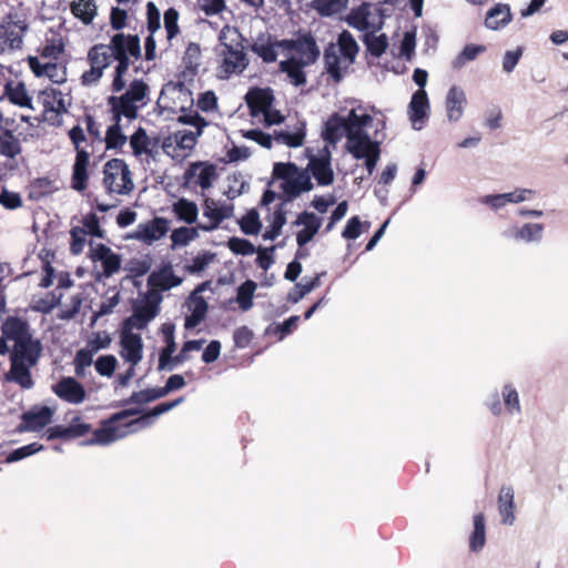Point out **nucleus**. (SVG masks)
I'll use <instances>...</instances> for the list:
<instances>
[{
    "label": "nucleus",
    "instance_id": "f257e3e1",
    "mask_svg": "<svg viewBox=\"0 0 568 568\" xmlns=\"http://www.w3.org/2000/svg\"><path fill=\"white\" fill-rule=\"evenodd\" d=\"M385 129L384 119H374L365 106L357 105L331 115L325 122L323 138L335 145L345 136V150L353 159L363 161L367 174L372 175L381 158Z\"/></svg>",
    "mask_w": 568,
    "mask_h": 568
},
{
    "label": "nucleus",
    "instance_id": "f03ea898",
    "mask_svg": "<svg viewBox=\"0 0 568 568\" xmlns=\"http://www.w3.org/2000/svg\"><path fill=\"white\" fill-rule=\"evenodd\" d=\"M359 47L351 32L344 30L339 33L336 43H331L324 52L327 73L336 81H341L348 68L355 62Z\"/></svg>",
    "mask_w": 568,
    "mask_h": 568
},
{
    "label": "nucleus",
    "instance_id": "7ed1b4c3",
    "mask_svg": "<svg viewBox=\"0 0 568 568\" xmlns=\"http://www.w3.org/2000/svg\"><path fill=\"white\" fill-rule=\"evenodd\" d=\"M106 47H110L113 59L118 61L111 88L113 92H121L125 88L123 77L129 70L130 58L140 57V39L138 36L116 33Z\"/></svg>",
    "mask_w": 568,
    "mask_h": 568
},
{
    "label": "nucleus",
    "instance_id": "20e7f679",
    "mask_svg": "<svg viewBox=\"0 0 568 568\" xmlns=\"http://www.w3.org/2000/svg\"><path fill=\"white\" fill-rule=\"evenodd\" d=\"M149 87L143 80H133L128 90L119 95L108 99L113 118H126L129 121L138 118V112L145 106Z\"/></svg>",
    "mask_w": 568,
    "mask_h": 568
},
{
    "label": "nucleus",
    "instance_id": "39448f33",
    "mask_svg": "<svg viewBox=\"0 0 568 568\" xmlns=\"http://www.w3.org/2000/svg\"><path fill=\"white\" fill-rule=\"evenodd\" d=\"M226 33L222 31L220 34V51L221 63L219 67V74L222 79H227L232 74L242 73L247 67V58L243 51V45L233 39L231 43L225 42Z\"/></svg>",
    "mask_w": 568,
    "mask_h": 568
},
{
    "label": "nucleus",
    "instance_id": "423d86ee",
    "mask_svg": "<svg viewBox=\"0 0 568 568\" xmlns=\"http://www.w3.org/2000/svg\"><path fill=\"white\" fill-rule=\"evenodd\" d=\"M103 185L108 193L128 194L134 187L131 171L122 159H112L103 168Z\"/></svg>",
    "mask_w": 568,
    "mask_h": 568
},
{
    "label": "nucleus",
    "instance_id": "0eeeda50",
    "mask_svg": "<svg viewBox=\"0 0 568 568\" xmlns=\"http://www.w3.org/2000/svg\"><path fill=\"white\" fill-rule=\"evenodd\" d=\"M29 29L27 20L17 13H10L0 23V52H11L22 47Z\"/></svg>",
    "mask_w": 568,
    "mask_h": 568
},
{
    "label": "nucleus",
    "instance_id": "6e6552de",
    "mask_svg": "<svg viewBox=\"0 0 568 568\" xmlns=\"http://www.w3.org/2000/svg\"><path fill=\"white\" fill-rule=\"evenodd\" d=\"M385 13L378 6L363 3L353 9L346 18V22L365 33L378 31L383 28Z\"/></svg>",
    "mask_w": 568,
    "mask_h": 568
},
{
    "label": "nucleus",
    "instance_id": "1a4fd4ad",
    "mask_svg": "<svg viewBox=\"0 0 568 568\" xmlns=\"http://www.w3.org/2000/svg\"><path fill=\"white\" fill-rule=\"evenodd\" d=\"M120 422L115 415H112L110 419L102 423L100 428L94 430L93 437L87 444L109 445L140 430L139 425L134 424V419L125 424H120Z\"/></svg>",
    "mask_w": 568,
    "mask_h": 568
},
{
    "label": "nucleus",
    "instance_id": "9d476101",
    "mask_svg": "<svg viewBox=\"0 0 568 568\" xmlns=\"http://www.w3.org/2000/svg\"><path fill=\"white\" fill-rule=\"evenodd\" d=\"M202 211L205 221L199 222L197 227L203 232H212L219 229L224 220L233 216L234 206L229 203H219L213 199H205Z\"/></svg>",
    "mask_w": 568,
    "mask_h": 568
},
{
    "label": "nucleus",
    "instance_id": "9b49d317",
    "mask_svg": "<svg viewBox=\"0 0 568 568\" xmlns=\"http://www.w3.org/2000/svg\"><path fill=\"white\" fill-rule=\"evenodd\" d=\"M287 42L285 57L295 59L301 64L310 65L320 57V49L311 34H303L295 40H287Z\"/></svg>",
    "mask_w": 568,
    "mask_h": 568
},
{
    "label": "nucleus",
    "instance_id": "f8f14e48",
    "mask_svg": "<svg viewBox=\"0 0 568 568\" xmlns=\"http://www.w3.org/2000/svg\"><path fill=\"white\" fill-rule=\"evenodd\" d=\"M200 135V131L179 130L164 139L163 152L174 159L184 158L194 149Z\"/></svg>",
    "mask_w": 568,
    "mask_h": 568
},
{
    "label": "nucleus",
    "instance_id": "ddd939ff",
    "mask_svg": "<svg viewBox=\"0 0 568 568\" xmlns=\"http://www.w3.org/2000/svg\"><path fill=\"white\" fill-rule=\"evenodd\" d=\"M545 225L542 223L527 222L523 225L513 224L501 232V236L511 242L524 244H539L544 239Z\"/></svg>",
    "mask_w": 568,
    "mask_h": 568
},
{
    "label": "nucleus",
    "instance_id": "4468645a",
    "mask_svg": "<svg viewBox=\"0 0 568 568\" xmlns=\"http://www.w3.org/2000/svg\"><path fill=\"white\" fill-rule=\"evenodd\" d=\"M51 390L59 399L70 405H80L87 398L84 386L71 376H64L52 384Z\"/></svg>",
    "mask_w": 568,
    "mask_h": 568
},
{
    "label": "nucleus",
    "instance_id": "2eb2a0df",
    "mask_svg": "<svg viewBox=\"0 0 568 568\" xmlns=\"http://www.w3.org/2000/svg\"><path fill=\"white\" fill-rule=\"evenodd\" d=\"M331 161L332 151L328 145L323 146L310 158L307 168L320 185H329L334 181Z\"/></svg>",
    "mask_w": 568,
    "mask_h": 568
},
{
    "label": "nucleus",
    "instance_id": "dca6fc26",
    "mask_svg": "<svg viewBox=\"0 0 568 568\" xmlns=\"http://www.w3.org/2000/svg\"><path fill=\"white\" fill-rule=\"evenodd\" d=\"M287 40H276L270 33H260L252 43V51L265 63L275 62L278 54L285 55Z\"/></svg>",
    "mask_w": 568,
    "mask_h": 568
},
{
    "label": "nucleus",
    "instance_id": "f3484780",
    "mask_svg": "<svg viewBox=\"0 0 568 568\" xmlns=\"http://www.w3.org/2000/svg\"><path fill=\"white\" fill-rule=\"evenodd\" d=\"M209 283L200 284L187 297L185 306L187 307L189 314L185 316L184 327L192 329L201 324L207 313V303L201 295L206 290Z\"/></svg>",
    "mask_w": 568,
    "mask_h": 568
},
{
    "label": "nucleus",
    "instance_id": "a211bd4d",
    "mask_svg": "<svg viewBox=\"0 0 568 568\" xmlns=\"http://www.w3.org/2000/svg\"><path fill=\"white\" fill-rule=\"evenodd\" d=\"M90 257L93 262H100L102 276L109 278L119 273L122 266V256L113 252L104 244L90 245Z\"/></svg>",
    "mask_w": 568,
    "mask_h": 568
},
{
    "label": "nucleus",
    "instance_id": "6ab92c4d",
    "mask_svg": "<svg viewBox=\"0 0 568 568\" xmlns=\"http://www.w3.org/2000/svg\"><path fill=\"white\" fill-rule=\"evenodd\" d=\"M168 231L169 221L164 217H154L151 221L140 223L130 237L145 244H152L162 239Z\"/></svg>",
    "mask_w": 568,
    "mask_h": 568
},
{
    "label": "nucleus",
    "instance_id": "aec40b11",
    "mask_svg": "<svg viewBox=\"0 0 568 568\" xmlns=\"http://www.w3.org/2000/svg\"><path fill=\"white\" fill-rule=\"evenodd\" d=\"M53 414L54 410L48 406H34L22 414L19 430L39 432L51 423Z\"/></svg>",
    "mask_w": 568,
    "mask_h": 568
},
{
    "label": "nucleus",
    "instance_id": "412c9836",
    "mask_svg": "<svg viewBox=\"0 0 568 568\" xmlns=\"http://www.w3.org/2000/svg\"><path fill=\"white\" fill-rule=\"evenodd\" d=\"M121 357L136 366L143 358V342L139 334L124 329L121 334Z\"/></svg>",
    "mask_w": 568,
    "mask_h": 568
},
{
    "label": "nucleus",
    "instance_id": "4be33fe9",
    "mask_svg": "<svg viewBox=\"0 0 568 568\" xmlns=\"http://www.w3.org/2000/svg\"><path fill=\"white\" fill-rule=\"evenodd\" d=\"M429 101L425 90H417L408 104V116L414 130L423 129L428 119Z\"/></svg>",
    "mask_w": 568,
    "mask_h": 568
},
{
    "label": "nucleus",
    "instance_id": "5701e85b",
    "mask_svg": "<svg viewBox=\"0 0 568 568\" xmlns=\"http://www.w3.org/2000/svg\"><path fill=\"white\" fill-rule=\"evenodd\" d=\"M467 97L460 87L453 85L445 98V112L448 122H458L465 113Z\"/></svg>",
    "mask_w": 568,
    "mask_h": 568
},
{
    "label": "nucleus",
    "instance_id": "b1692460",
    "mask_svg": "<svg viewBox=\"0 0 568 568\" xmlns=\"http://www.w3.org/2000/svg\"><path fill=\"white\" fill-rule=\"evenodd\" d=\"M41 352L42 345L40 341L31 336L14 344L11 361L21 364L37 365L41 356Z\"/></svg>",
    "mask_w": 568,
    "mask_h": 568
},
{
    "label": "nucleus",
    "instance_id": "393cba45",
    "mask_svg": "<svg viewBox=\"0 0 568 568\" xmlns=\"http://www.w3.org/2000/svg\"><path fill=\"white\" fill-rule=\"evenodd\" d=\"M215 176V168L202 162L192 163L184 173L186 184L197 185L203 190L211 187Z\"/></svg>",
    "mask_w": 568,
    "mask_h": 568
},
{
    "label": "nucleus",
    "instance_id": "a878e982",
    "mask_svg": "<svg viewBox=\"0 0 568 568\" xmlns=\"http://www.w3.org/2000/svg\"><path fill=\"white\" fill-rule=\"evenodd\" d=\"M294 224L296 226L302 225L303 229L296 235V242L298 246H304L316 235L321 227V219L311 212H303L298 214Z\"/></svg>",
    "mask_w": 568,
    "mask_h": 568
},
{
    "label": "nucleus",
    "instance_id": "bb28decb",
    "mask_svg": "<svg viewBox=\"0 0 568 568\" xmlns=\"http://www.w3.org/2000/svg\"><path fill=\"white\" fill-rule=\"evenodd\" d=\"M273 94L270 89H251L246 95L245 101L251 111L252 116H261L273 104Z\"/></svg>",
    "mask_w": 568,
    "mask_h": 568
},
{
    "label": "nucleus",
    "instance_id": "cd10ccee",
    "mask_svg": "<svg viewBox=\"0 0 568 568\" xmlns=\"http://www.w3.org/2000/svg\"><path fill=\"white\" fill-rule=\"evenodd\" d=\"M498 513L500 516L501 524L507 526H513L516 516H515V491L511 486L504 485L501 486L498 498Z\"/></svg>",
    "mask_w": 568,
    "mask_h": 568
},
{
    "label": "nucleus",
    "instance_id": "c85d7f7f",
    "mask_svg": "<svg viewBox=\"0 0 568 568\" xmlns=\"http://www.w3.org/2000/svg\"><path fill=\"white\" fill-rule=\"evenodd\" d=\"M40 99L45 111H52L58 114L67 112L70 105L69 94L54 88L41 91Z\"/></svg>",
    "mask_w": 568,
    "mask_h": 568
},
{
    "label": "nucleus",
    "instance_id": "c756f323",
    "mask_svg": "<svg viewBox=\"0 0 568 568\" xmlns=\"http://www.w3.org/2000/svg\"><path fill=\"white\" fill-rule=\"evenodd\" d=\"M305 136L306 129L304 122H297L293 128L274 131V141L290 148H298L303 145Z\"/></svg>",
    "mask_w": 568,
    "mask_h": 568
},
{
    "label": "nucleus",
    "instance_id": "7c9ffc66",
    "mask_svg": "<svg viewBox=\"0 0 568 568\" xmlns=\"http://www.w3.org/2000/svg\"><path fill=\"white\" fill-rule=\"evenodd\" d=\"M90 155L84 149L77 151L75 161L72 170V187L77 191H83L87 187L88 165Z\"/></svg>",
    "mask_w": 568,
    "mask_h": 568
},
{
    "label": "nucleus",
    "instance_id": "2f4dec72",
    "mask_svg": "<svg viewBox=\"0 0 568 568\" xmlns=\"http://www.w3.org/2000/svg\"><path fill=\"white\" fill-rule=\"evenodd\" d=\"M511 19L513 14L509 4L497 3L488 10L485 19V26L486 28L496 31L507 27Z\"/></svg>",
    "mask_w": 568,
    "mask_h": 568
},
{
    "label": "nucleus",
    "instance_id": "473e14b6",
    "mask_svg": "<svg viewBox=\"0 0 568 568\" xmlns=\"http://www.w3.org/2000/svg\"><path fill=\"white\" fill-rule=\"evenodd\" d=\"M149 284L161 291H168L182 283V278L174 274L170 266L152 272L148 280Z\"/></svg>",
    "mask_w": 568,
    "mask_h": 568
},
{
    "label": "nucleus",
    "instance_id": "72a5a7b5",
    "mask_svg": "<svg viewBox=\"0 0 568 568\" xmlns=\"http://www.w3.org/2000/svg\"><path fill=\"white\" fill-rule=\"evenodd\" d=\"M2 332L14 344L32 336L28 323L18 317L8 318L2 325Z\"/></svg>",
    "mask_w": 568,
    "mask_h": 568
},
{
    "label": "nucleus",
    "instance_id": "f704fd0d",
    "mask_svg": "<svg viewBox=\"0 0 568 568\" xmlns=\"http://www.w3.org/2000/svg\"><path fill=\"white\" fill-rule=\"evenodd\" d=\"M172 212L179 221L194 224L199 217V209L195 202L181 197L172 204Z\"/></svg>",
    "mask_w": 568,
    "mask_h": 568
},
{
    "label": "nucleus",
    "instance_id": "c9c22d12",
    "mask_svg": "<svg viewBox=\"0 0 568 568\" xmlns=\"http://www.w3.org/2000/svg\"><path fill=\"white\" fill-rule=\"evenodd\" d=\"M22 151L20 140L11 130L0 126V155L14 160Z\"/></svg>",
    "mask_w": 568,
    "mask_h": 568
},
{
    "label": "nucleus",
    "instance_id": "e433bc0d",
    "mask_svg": "<svg viewBox=\"0 0 568 568\" xmlns=\"http://www.w3.org/2000/svg\"><path fill=\"white\" fill-rule=\"evenodd\" d=\"M282 187L290 197L298 196L303 192L312 190L313 184L307 174L296 171L288 182H283Z\"/></svg>",
    "mask_w": 568,
    "mask_h": 568
},
{
    "label": "nucleus",
    "instance_id": "4c0bfd02",
    "mask_svg": "<svg viewBox=\"0 0 568 568\" xmlns=\"http://www.w3.org/2000/svg\"><path fill=\"white\" fill-rule=\"evenodd\" d=\"M34 365L21 364L14 361H11V367L9 373L7 374V378L20 385L24 389H30L33 386V381L31 377L30 369Z\"/></svg>",
    "mask_w": 568,
    "mask_h": 568
},
{
    "label": "nucleus",
    "instance_id": "58836bf2",
    "mask_svg": "<svg viewBox=\"0 0 568 568\" xmlns=\"http://www.w3.org/2000/svg\"><path fill=\"white\" fill-rule=\"evenodd\" d=\"M474 529L469 536V550L479 552L486 544V525L483 514H476L473 518Z\"/></svg>",
    "mask_w": 568,
    "mask_h": 568
},
{
    "label": "nucleus",
    "instance_id": "ea45409f",
    "mask_svg": "<svg viewBox=\"0 0 568 568\" xmlns=\"http://www.w3.org/2000/svg\"><path fill=\"white\" fill-rule=\"evenodd\" d=\"M183 400V397H179L172 402L161 403L156 405L153 409H151L149 413L135 418L134 424H138L140 429L146 428L153 424V419L155 417L170 412L171 409L180 405Z\"/></svg>",
    "mask_w": 568,
    "mask_h": 568
},
{
    "label": "nucleus",
    "instance_id": "a19ab883",
    "mask_svg": "<svg viewBox=\"0 0 568 568\" xmlns=\"http://www.w3.org/2000/svg\"><path fill=\"white\" fill-rule=\"evenodd\" d=\"M90 65L105 70L112 62V51L106 44H95L88 52Z\"/></svg>",
    "mask_w": 568,
    "mask_h": 568
},
{
    "label": "nucleus",
    "instance_id": "79ce46f5",
    "mask_svg": "<svg viewBox=\"0 0 568 568\" xmlns=\"http://www.w3.org/2000/svg\"><path fill=\"white\" fill-rule=\"evenodd\" d=\"M304 67L306 65L301 64V62L290 57L281 61L280 63V70L286 73L291 82L296 87L302 85L306 82V78L303 72Z\"/></svg>",
    "mask_w": 568,
    "mask_h": 568
},
{
    "label": "nucleus",
    "instance_id": "37998d69",
    "mask_svg": "<svg viewBox=\"0 0 568 568\" xmlns=\"http://www.w3.org/2000/svg\"><path fill=\"white\" fill-rule=\"evenodd\" d=\"M114 123L110 125L105 133V148L108 150L121 149L126 143V135L122 132V118H113Z\"/></svg>",
    "mask_w": 568,
    "mask_h": 568
},
{
    "label": "nucleus",
    "instance_id": "c03bdc74",
    "mask_svg": "<svg viewBox=\"0 0 568 568\" xmlns=\"http://www.w3.org/2000/svg\"><path fill=\"white\" fill-rule=\"evenodd\" d=\"M72 14L84 24L92 22L97 16V4L94 0H77L71 3Z\"/></svg>",
    "mask_w": 568,
    "mask_h": 568
},
{
    "label": "nucleus",
    "instance_id": "a18cd8bd",
    "mask_svg": "<svg viewBox=\"0 0 568 568\" xmlns=\"http://www.w3.org/2000/svg\"><path fill=\"white\" fill-rule=\"evenodd\" d=\"M376 32L377 31L365 33L363 41L367 48V51L372 55L379 58L388 48V38L384 33L376 34Z\"/></svg>",
    "mask_w": 568,
    "mask_h": 568
},
{
    "label": "nucleus",
    "instance_id": "49530a36",
    "mask_svg": "<svg viewBox=\"0 0 568 568\" xmlns=\"http://www.w3.org/2000/svg\"><path fill=\"white\" fill-rule=\"evenodd\" d=\"M162 297L159 294H151L145 301L134 307V313L150 323L159 312V304Z\"/></svg>",
    "mask_w": 568,
    "mask_h": 568
},
{
    "label": "nucleus",
    "instance_id": "de8ad7c7",
    "mask_svg": "<svg viewBox=\"0 0 568 568\" xmlns=\"http://www.w3.org/2000/svg\"><path fill=\"white\" fill-rule=\"evenodd\" d=\"M165 335L166 346L161 351L159 357V369L160 371H172V355L175 352V342L172 328L163 329Z\"/></svg>",
    "mask_w": 568,
    "mask_h": 568
},
{
    "label": "nucleus",
    "instance_id": "09e8293b",
    "mask_svg": "<svg viewBox=\"0 0 568 568\" xmlns=\"http://www.w3.org/2000/svg\"><path fill=\"white\" fill-rule=\"evenodd\" d=\"M501 396L507 414L511 416L521 414L519 394L513 384L503 386Z\"/></svg>",
    "mask_w": 568,
    "mask_h": 568
},
{
    "label": "nucleus",
    "instance_id": "8fccbe9b",
    "mask_svg": "<svg viewBox=\"0 0 568 568\" xmlns=\"http://www.w3.org/2000/svg\"><path fill=\"white\" fill-rule=\"evenodd\" d=\"M151 140L143 128H139L130 138V146L134 156L150 154Z\"/></svg>",
    "mask_w": 568,
    "mask_h": 568
},
{
    "label": "nucleus",
    "instance_id": "3c124183",
    "mask_svg": "<svg viewBox=\"0 0 568 568\" xmlns=\"http://www.w3.org/2000/svg\"><path fill=\"white\" fill-rule=\"evenodd\" d=\"M256 283L247 280L237 288L236 302L242 311L246 312L253 306V296L256 291Z\"/></svg>",
    "mask_w": 568,
    "mask_h": 568
},
{
    "label": "nucleus",
    "instance_id": "603ef678",
    "mask_svg": "<svg viewBox=\"0 0 568 568\" xmlns=\"http://www.w3.org/2000/svg\"><path fill=\"white\" fill-rule=\"evenodd\" d=\"M7 95L9 100L19 106L32 109L31 98L28 94L27 88L23 83H18L14 87H7Z\"/></svg>",
    "mask_w": 568,
    "mask_h": 568
},
{
    "label": "nucleus",
    "instance_id": "864d4df0",
    "mask_svg": "<svg viewBox=\"0 0 568 568\" xmlns=\"http://www.w3.org/2000/svg\"><path fill=\"white\" fill-rule=\"evenodd\" d=\"M199 227H186L181 226L172 231L171 241L172 245L175 246H185L190 242L194 241L199 236Z\"/></svg>",
    "mask_w": 568,
    "mask_h": 568
},
{
    "label": "nucleus",
    "instance_id": "5fc2aeb1",
    "mask_svg": "<svg viewBox=\"0 0 568 568\" xmlns=\"http://www.w3.org/2000/svg\"><path fill=\"white\" fill-rule=\"evenodd\" d=\"M347 0H314L312 6L321 16L331 17L346 7Z\"/></svg>",
    "mask_w": 568,
    "mask_h": 568
},
{
    "label": "nucleus",
    "instance_id": "6e6d98bb",
    "mask_svg": "<svg viewBox=\"0 0 568 568\" xmlns=\"http://www.w3.org/2000/svg\"><path fill=\"white\" fill-rule=\"evenodd\" d=\"M485 50L486 48L480 44H467L454 60L453 67L455 69L463 68L467 62L474 61L478 54L483 53Z\"/></svg>",
    "mask_w": 568,
    "mask_h": 568
},
{
    "label": "nucleus",
    "instance_id": "4d7b16f0",
    "mask_svg": "<svg viewBox=\"0 0 568 568\" xmlns=\"http://www.w3.org/2000/svg\"><path fill=\"white\" fill-rule=\"evenodd\" d=\"M285 212L282 209L276 210L273 213L270 227L266 229L263 233V239L266 241L275 240L281 234L282 227L285 225Z\"/></svg>",
    "mask_w": 568,
    "mask_h": 568
},
{
    "label": "nucleus",
    "instance_id": "13d9d810",
    "mask_svg": "<svg viewBox=\"0 0 568 568\" xmlns=\"http://www.w3.org/2000/svg\"><path fill=\"white\" fill-rule=\"evenodd\" d=\"M240 226L243 233L247 235H256L261 231L262 224L260 222L258 213L255 210L248 211L240 221Z\"/></svg>",
    "mask_w": 568,
    "mask_h": 568
},
{
    "label": "nucleus",
    "instance_id": "bf43d9fd",
    "mask_svg": "<svg viewBox=\"0 0 568 568\" xmlns=\"http://www.w3.org/2000/svg\"><path fill=\"white\" fill-rule=\"evenodd\" d=\"M298 321L300 316H291L281 324L270 325L266 328V334H275L278 336V339L282 341L286 335L292 333L293 328L296 327Z\"/></svg>",
    "mask_w": 568,
    "mask_h": 568
},
{
    "label": "nucleus",
    "instance_id": "052dcab7",
    "mask_svg": "<svg viewBox=\"0 0 568 568\" xmlns=\"http://www.w3.org/2000/svg\"><path fill=\"white\" fill-rule=\"evenodd\" d=\"M43 449V446L41 444H38V443H31L29 445H26V446H22V447H19L17 449H14L13 452H11L7 458H6V462L7 463H14V462H19L26 457H29L36 453H39L40 450Z\"/></svg>",
    "mask_w": 568,
    "mask_h": 568
},
{
    "label": "nucleus",
    "instance_id": "680f3d73",
    "mask_svg": "<svg viewBox=\"0 0 568 568\" xmlns=\"http://www.w3.org/2000/svg\"><path fill=\"white\" fill-rule=\"evenodd\" d=\"M93 363L91 351L80 349L74 357V371L78 377L85 376V369Z\"/></svg>",
    "mask_w": 568,
    "mask_h": 568
},
{
    "label": "nucleus",
    "instance_id": "e2e57ef3",
    "mask_svg": "<svg viewBox=\"0 0 568 568\" xmlns=\"http://www.w3.org/2000/svg\"><path fill=\"white\" fill-rule=\"evenodd\" d=\"M325 273H321L306 283L297 284L296 287L298 288V292L295 294H291L288 296V300L292 303H297L298 301H301L304 296H306L308 293H311L313 290L317 288L321 285L320 278Z\"/></svg>",
    "mask_w": 568,
    "mask_h": 568
},
{
    "label": "nucleus",
    "instance_id": "0e129e2a",
    "mask_svg": "<svg viewBox=\"0 0 568 568\" xmlns=\"http://www.w3.org/2000/svg\"><path fill=\"white\" fill-rule=\"evenodd\" d=\"M116 358L113 355H103L100 356L95 363V369L101 376L111 377L116 367Z\"/></svg>",
    "mask_w": 568,
    "mask_h": 568
},
{
    "label": "nucleus",
    "instance_id": "69168bd1",
    "mask_svg": "<svg viewBox=\"0 0 568 568\" xmlns=\"http://www.w3.org/2000/svg\"><path fill=\"white\" fill-rule=\"evenodd\" d=\"M44 74L53 83L61 84L67 81V68L61 63H48Z\"/></svg>",
    "mask_w": 568,
    "mask_h": 568
},
{
    "label": "nucleus",
    "instance_id": "338daca9",
    "mask_svg": "<svg viewBox=\"0 0 568 568\" xmlns=\"http://www.w3.org/2000/svg\"><path fill=\"white\" fill-rule=\"evenodd\" d=\"M230 250L235 254L253 255L256 252L255 246L247 240L232 237L229 241Z\"/></svg>",
    "mask_w": 568,
    "mask_h": 568
},
{
    "label": "nucleus",
    "instance_id": "774afa93",
    "mask_svg": "<svg viewBox=\"0 0 568 568\" xmlns=\"http://www.w3.org/2000/svg\"><path fill=\"white\" fill-rule=\"evenodd\" d=\"M71 234V244L70 251L72 254H80L87 242V231L81 227H73L70 232Z\"/></svg>",
    "mask_w": 568,
    "mask_h": 568
}]
</instances>
